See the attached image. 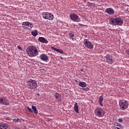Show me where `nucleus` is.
I'll list each match as a JSON object with an SVG mask.
<instances>
[{"label": "nucleus", "instance_id": "nucleus-15", "mask_svg": "<svg viewBox=\"0 0 129 129\" xmlns=\"http://www.w3.org/2000/svg\"><path fill=\"white\" fill-rule=\"evenodd\" d=\"M40 59L42 60V61H48V56H47L46 54H42L40 55Z\"/></svg>", "mask_w": 129, "mask_h": 129}, {"label": "nucleus", "instance_id": "nucleus-26", "mask_svg": "<svg viewBox=\"0 0 129 129\" xmlns=\"http://www.w3.org/2000/svg\"><path fill=\"white\" fill-rule=\"evenodd\" d=\"M27 109L30 111V112H33V111L32 110V108H30L29 107H27Z\"/></svg>", "mask_w": 129, "mask_h": 129}, {"label": "nucleus", "instance_id": "nucleus-20", "mask_svg": "<svg viewBox=\"0 0 129 129\" xmlns=\"http://www.w3.org/2000/svg\"><path fill=\"white\" fill-rule=\"evenodd\" d=\"M8 127V125L6 124H0V129H7Z\"/></svg>", "mask_w": 129, "mask_h": 129}, {"label": "nucleus", "instance_id": "nucleus-8", "mask_svg": "<svg viewBox=\"0 0 129 129\" xmlns=\"http://www.w3.org/2000/svg\"><path fill=\"white\" fill-rule=\"evenodd\" d=\"M83 43H84V45L85 46V47L88 48V49H93L94 48L93 44H92V43H91V42H90L88 39H84Z\"/></svg>", "mask_w": 129, "mask_h": 129}, {"label": "nucleus", "instance_id": "nucleus-14", "mask_svg": "<svg viewBox=\"0 0 129 129\" xmlns=\"http://www.w3.org/2000/svg\"><path fill=\"white\" fill-rule=\"evenodd\" d=\"M51 48L52 50H54V51H56V52H57L58 53H60V54L64 53V52L62 49L56 48L53 46H51Z\"/></svg>", "mask_w": 129, "mask_h": 129}, {"label": "nucleus", "instance_id": "nucleus-10", "mask_svg": "<svg viewBox=\"0 0 129 129\" xmlns=\"http://www.w3.org/2000/svg\"><path fill=\"white\" fill-rule=\"evenodd\" d=\"M0 104H2V105H9L10 103L7 98L0 97Z\"/></svg>", "mask_w": 129, "mask_h": 129}, {"label": "nucleus", "instance_id": "nucleus-34", "mask_svg": "<svg viewBox=\"0 0 129 129\" xmlns=\"http://www.w3.org/2000/svg\"><path fill=\"white\" fill-rule=\"evenodd\" d=\"M81 71H82V72H83V70H81Z\"/></svg>", "mask_w": 129, "mask_h": 129}, {"label": "nucleus", "instance_id": "nucleus-31", "mask_svg": "<svg viewBox=\"0 0 129 129\" xmlns=\"http://www.w3.org/2000/svg\"><path fill=\"white\" fill-rule=\"evenodd\" d=\"M89 6H94V4L91 3L90 2L89 3Z\"/></svg>", "mask_w": 129, "mask_h": 129}, {"label": "nucleus", "instance_id": "nucleus-23", "mask_svg": "<svg viewBox=\"0 0 129 129\" xmlns=\"http://www.w3.org/2000/svg\"><path fill=\"white\" fill-rule=\"evenodd\" d=\"M31 34L32 35V36H34V37H36V36L38 35V32L37 31H32L31 32Z\"/></svg>", "mask_w": 129, "mask_h": 129}, {"label": "nucleus", "instance_id": "nucleus-13", "mask_svg": "<svg viewBox=\"0 0 129 129\" xmlns=\"http://www.w3.org/2000/svg\"><path fill=\"white\" fill-rule=\"evenodd\" d=\"M55 97L56 99V101H58V102H60L61 101V94H60L58 93H55L54 94Z\"/></svg>", "mask_w": 129, "mask_h": 129}, {"label": "nucleus", "instance_id": "nucleus-17", "mask_svg": "<svg viewBox=\"0 0 129 129\" xmlns=\"http://www.w3.org/2000/svg\"><path fill=\"white\" fill-rule=\"evenodd\" d=\"M103 101V95H101L99 98V103L100 105H101V106H103V104H102Z\"/></svg>", "mask_w": 129, "mask_h": 129}, {"label": "nucleus", "instance_id": "nucleus-28", "mask_svg": "<svg viewBox=\"0 0 129 129\" xmlns=\"http://www.w3.org/2000/svg\"><path fill=\"white\" fill-rule=\"evenodd\" d=\"M125 53L129 56V49L125 50Z\"/></svg>", "mask_w": 129, "mask_h": 129}, {"label": "nucleus", "instance_id": "nucleus-3", "mask_svg": "<svg viewBox=\"0 0 129 129\" xmlns=\"http://www.w3.org/2000/svg\"><path fill=\"white\" fill-rule=\"evenodd\" d=\"M94 113L96 116L98 117H103L104 116V110L100 107H97L94 111Z\"/></svg>", "mask_w": 129, "mask_h": 129}, {"label": "nucleus", "instance_id": "nucleus-11", "mask_svg": "<svg viewBox=\"0 0 129 129\" xmlns=\"http://www.w3.org/2000/svg\"><path fill=\"white\" fill-rule=\"evenodd\" d=\"M70 17L74 22H79V20H80V18H79V16L78 15L75 14H72L70 15Z\"/></svg>", "mask_w": 129, "mask_h": 129}, {"label": "nucleus", "instance_id": "nucleus-5", "mask_svg": "<svg viewBox=\"0 0 129 129\" xmlns=\"http://www.w3.org/2000/svg\"><path fill=\"white\" fill-rule=\"evenodd\" d=\"M119 105L121 110H125L128 107V102L125 100H120L119 101Z\"/></svg>", "mask_w": 129, "mask_h": 129}, {"label": "nucleus", "instance_id": "nucleus-22", "mask_svg": "<svg viewBox=\"0 0 129 129\" xmlns=\"http://www.w3.org/2000/svg\"><path fill=\"white\" fill-rule=\"evenodd\" d=\"M69 37H70L71 39H72V40H74V33L71 31V32L69 34Z\"/></svg>", "mask_w": 129, "mask_h": 129}, {"label": "nucleus", "instance_id": "nucleus-24", "mask_svg": "<svg viewBox=\"0 0 129 129\" xmlns=\"http://www.w3.org/2000/svg\"><path fill=\"white\" fill-rule=\"evenodd\" d=\"M115 126H119V127H122V125H121V124H119L118 122H116Z\"/></svg>", "mask_w": 129, "mask_h": 129}, {"label": "nucleus", "instance_id": "nucleus-19", "mask_svg": "<svg viewBox=\"0 0 129 129\" xmlns=\"http://www.w3.org/2000/svg\"><path fill=\"white\" fill-rule=\"evenodd\" d=\"M74 109L75 111H76V112H77V113H79V111L78 110V104L77 103H75Z\"/></svg>", "mask_w": 129, "mask_h": 129}, {"label": "nucleus", "instance_id": "nucleus-6", "mask_svg": "<svg viewBox=\"0 0 129 129\" xmlns=\"http://www.w3.org/2000/svg\"><path fill=\"white\" fill-rule=\"evenodd\" d=\"M43 18L45 20H49L52 21L54 19V15L51 13L48 12H44L42 13Z\"/></svg>", "mask_w": 129, "mask_h": 129}, {"label": "nucleus", "instance_id": "nucleus-32", "mask_svg": "<svg viewBox=\"0 0 129 129\" xmlns=\"http://www.w3.org/2000/svg\"><path fill=\"white\" fill-rule=\"evenodd\" d=\"M17 48H18V49H19L20 50H22V47H21V46L20 45H18L17 46Z\"/></svg>", "mask_w": 129, "mask_h": 129}, {"label": "nucleus", "instance_id": "nucleus-33", "mask_svg": "<svg viewBox=\"0 0 129 129\" xmlns=\"http://www.w3.org/2000/svg\"><path fill=\"white\" fill-rule=\"evenodd\" d=\"M75 82H76V83H78V81L77 80H75Z\"/></svg>", "mask_w": 129, "mask_h": 129}, {"label": "nucleus", "instance_id": "nucleus-12", "mask_svg": "<svg viewBox=\"0 0 129 129\" xmlns=\"http://www.w3.org/2000/svg\"><path fill=\"white\" fill-rule=\"evenodd\" d=\"M105 12L108 15H114V10H113L112 8H107L105 10Z\"/></svg>", "mask_w": 129, "mask_h": 129}, {"label": "nucleus", "instance_id": "nucleus-21", "mask_svg": "<svg viewBox=\"0 0 129 129\" xmlns=\"http://www.w3.org/2000/svg\"><path fill=\"white\" fill-rule=\"evenodd\" d=\"M32 111L35 113V114H38V110H37V108L35 106H32Z\"/></svg>", "mask_w": 129, "mask_h": 129}, {"label": "nucleus", "instance_id": "nucleus-30", "mask_svg": "<svg viewBox=\"0 0 129 129\" xmlns=\"http://www.w3.org/2000/svg\"><path fill=\"white\" fill-rule=\"evenodd\" d=\"M121 128H122V127H120L119 126H116L115 127V129H121Z\"/></svg>", "mask_w": 129, "mask_h": 129}, {"label": "nucleus", "instance_id": "nucleus-9", "mask_svg": "<svg viewBox=\"0 0 129 129\" xmlns=\"http://www.w3.org/2000/svg\"><path fill=\"white\" fill-rule=\"evenodd\" d=\"M22 27L24 29H27L28 30H31L33 28V24L29 22H24L22 23Z\"/></svg>", "mask_w": 129, "mask_h": 129}, {"label": "nucleus", "instance_id": "nucleus-18", "mask_svg": "<svg viewBox=\"0 0 129 129\" xmlns=\"http://www.w3.org/2000/svg\"><path fill=\"white\" fill-rule=\"evenodd\" d=\"M79 86L84 88L85 87H86V86H87V85L86 84V83L84 82H80L79 83Z\"/></svg>", "mask_w": 129, "mask_h": 129}, {"label": "nucleus", "instance_id": "nucleus-7", "mask_svg": "<svg viewBox=\"0 0 129 129\" xmlns=\"http://www.w3.org/2000/svg\"><path fill=\"white\" fill-rule=\"evenodd\" d=\"M105 57L107 63H108L109 65H112V64L114 63V58L110 55L107 54Z\"/></svg>", "mask_w": 129, "mask_h": 129}, {"label": "nucleus", "instance_id": "nucleus-1", "mask_svg": "<svg viewBox=\"0 0 129 129\" xmlns=\"http://www.w3.org/2000/svg\"><path fill=\"white\" fill-rule=\"evenodd\" d=\"M109 22L113 26H121L123 24V19L121 17L111 18Z\"/></svg>", "mask_w": 129, "mask_h": 129}, {"label": "nucleus", "instance_id": "nucleus-4", "mask_svg": "<svg viewBox=\"0 0 129 129\" xmlns=\"http://www.w3.org/2000/svg\"><path fill=\"white\" fill-rule=\"evenodd\" d=\"M27 86L29 89H35L38 87L37 82L34 80H30L27 83Z\"/></svg>", "mask_w": 129, "mask_h": 129}, {"label": "nucleus", "instance_id": "nucleus-29", "mask_svg": "<svg viewBox=\"0 0 129 129\" xmlns=\"http://www.w3.org/2000/svg\"><path fill=\"white\" fill-rule=\"evenodd\" d=\"M20 121V119L19 118H17V119H14V121L15 122H19V121Z\"/></svg>", "mask_w": 129, "mask_h": 129}, {"label": "nucleus", "instance_id": "nucleus-27", "mask_svg": "<svg viewBox=\"0 0 129 129\" xmlns=\"http://www.w3.org/2000/svg\"><path fill=\"white\" fill-rule=\"evenodd\" d=\"M119 122H123V120H122V118H120L118 119Z\"/></svg>", "mask_w": 129, "mask_h": 129}, {"label": "nucleus", "instance_id": "nucleus-25", "mask_svg": "<svg viewBox=\"0 0 129 129\" xmlns=\"http://www.w3.org/2000/svg\"><path fill=\"white\" fill-rule=\"evenodd\" d=\"M82 89L83 90H84V91H88V90H89V88L88 87L83 88H82Z\"/></svg>", "mask_w": 129, "mask_h": 129}, {"label": "nucleus", "instance_id": "nucleus-2", "mask_svg": "<svg viewBox=\"0 0 129 129\" xmlns=\"http://www.w3.org/2000/svg\"><path fill=\"white\" fill-rule=\"evenodd\" d=\"M27 52L29 56H31V57H36L38 53L37 47L34 46H29L27 48Z\"/></svg>", "mask_w": 129, "mask_h": 129}, {"label": "nucleus", "instance_id": "nucleus-16", "mask_svg": "<svg viewBox=\"0 0 129 129\" xmlns=\"http://www.w3.org/2000/svg\"><path fill=\"white\" fill-rule=\"evenodd\" d=\"M39 42L41 43H45V44H48V41L47 39L44 37H39L38 39Z\"/></svg>", "mask_w": 129, "mask_h": 129}]
</instances>
